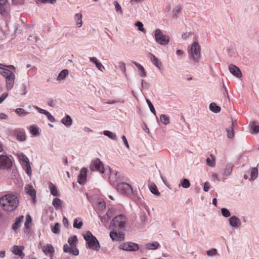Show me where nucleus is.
I'll list each match as a JSON object with an SVG mask.
<instances>
[{"label":"nucleus","mask_w":259,"mask_h":259,"mask_svg":"<svg viewBox=\"0 0 259 259\" xmlns=\"http://www.w3.org/2000/svg\"><path fill=\"white\" fill-rule=\"evenodd\" d=\"M19 203V199L16 194L10 193L0 198V205L4 210L12 211L16 209Z\"/></svg>","instance_id":"obj_1"},{"label":"nucleus","mask_w":259,"mask_h":259,"mask_svg":"<svg viewBox=\"0 0 259 259\" xmlns=\"http://www.w3.org/2000/svg\"><path fill=\"white\" fill-rule=\"evenodd\" d=\"M126 220L125 215L119 214L112 220L110 224V228L113 230L123 229L126 227Z\"/></svg>","instance_id":"obj_2"},{"label":"nucleus","mask_w":259,"mask_h":259,"mask_svg":"<svg viewBox=\"0 0 259 259\" xmlns=\"http://www.w3.org/2000/svg\"><path fill=\"white\" fill-rule=\"evenodd\" d=\"M189 57L194 62L198 63L201 58L200 47L198 42H194L188 50Z\"/></svg>","instance_id":"obj_3"},{"label":"nucleus","mask_w":259,"mask_h":259,"mask_svg":"<svg viewBox=\"0 0 259 259\" xmlns=\"http://www.w3.org/2000/svg\"><path fill=\"white\" fill-rule=\"evenodd\" d=\"M84 239L88 244V247L92 249L98 250L100 248L99 243L97 238L94 236L90 231H86L83 234Z\"/></svg>","instance_id":"obj_4"},{"label":"nucleus","mask_w":259,"mask_h":259,"mask_svg":"<svg viewBox=\"0 0 259 259\" xmlns=\"http://www.w3.org/2000/svg\"><path fill=\"white\" fill-rule=\"evenodd\" d=\"M154 37L156 42L161 46H166L169 42V36L163 34L160 29L155 30Z\"/></svg>","instance_id":"obj_5"},{"label":"nucleus","mask_w":259,"mask_h":259,"mask_svg":"<svg viewBox=\"0 0 259 259\" xmlns=\"http://www.w3.org/2000/svg\"><path fill=\"white\" fill-rule=\"evenodd\" d=\"M90 169L92 171H98L102 174L104 173V167L102 162L99 158L93 160L90 164Z\"/></svg>","instance_id":"obj_6"},{"label":"nucleus","mask_w":259,"mask_h":259,"mask_svg":"<svg viewBox=\"0 0 259 259\" xmlns=\"http://www.w3.org/2000/svg\"><path fill=\"white\" fill-rule=\"evenodd\" d=\"M119 249L123 250L135 251L139 249L137 244L133 242L122 243L118 246Z\"/></svg>","instance_id":"obj_7"},{"label":"nucleus","mask_w":259,"mask_h":259,"mask_svg":"<svg viewBox=\"0 0 259 259\" xmlns=\"http://www.w3.org/2000/svg\"><path fill=\"white\" fill-rule=\"evenodd\" d=\"M12 165L11 160L6 155H0V169H9Z\"/></svg>","instance_id":"obj_8"},{"label":"nucleus","mask_w":259,"mask_h":259,"mask_svg":"<svg viewBox=\"0 0 259 259\" xmlns=\"http://www.w3.org/2000/svg\"><path fill=\"white\" fill-rule=\"evenodd\" d=\"M117 189L120 193L129 195L133 193V189L131 186L127 183H122L118 185Z\"/></svg>","instance_id":"obj_9"},{"label":"nucleus","mask_w":259,"mask_h":259,"mask_svg":"<svg viewBox=\"0 0 259 259\" xmlns=\"http://www.w3.org/2000/svg\"><path fill=\"white\" fill-rule=\"evenodd\" d=\"M117 229H114L110 233V237L113 241H121L124 239V234L122 232L117 233Z\"/></svg>","instance_id":"obj_10"},{"label":"nucleus","mask_w":259,"mask_h":259,"mask_svg":"<svg viewBox=\"0 0 259 259\" xmlns=\"http://www.w3.org/2000/svg\"><path fill=\"white\" fill-rule=\"evenodd\" d=\"M229 224L232 227L235 228H238L241 225V221L235 215L232 216L229 219Z\"/></svg>","instance_id":"obj_11"},{"label":"nucleus","mask_w":259,"mask_h":259,"mask_svg":"<svg viewBox=\"0 0 259 259\" xmlns=\"http://www.w3.org/2000/svg\"><path fill=\"white\" fill-rule=\"evenodd\" d=\"M229 71L234 76L240 78L242 76V73L238 67L234 65L231 64L229 67Z\"/></svg>","instance_id":"obj_12"},{"label":"nucleus","mask_w":259,"mask_h":259,"mask_svg":"<svg viewBox=\"0 0 259 259\" xmlns=\"http://www.w3.org/2000/svg\"><path fill=\"white\" fill-rule=\"evenodd\" d=\"M87 169L83 167L81 169L80 174L78 177V182L80 184H83L86 181Z\"/></svg>","instance_id":"obj_13"},{"label":"nucleus","mask_w":259,"mask_h":259,"mask_svg":"<svg viewBox=\"0 0 259 259\" xmlns=\"http://www.w3.org/2000/svg\"><path fill=\"white\" fill-rule=\"evenodd\" d=\"M74 246H69L68 244H65L63 246V250L65 252H68L74 255H77L79 253L78 250L73 247Z\"/></svg>","instance_id":"obj_14"},{"label":"nucleus","mask_w":259,"mask_h":259,"mask_svg":"<svg viewBox=\"0 0 259 259\" xmlns=\"http://www.w3.org/2000/svg\"><path fill=\"white\" fill-rule=\"evenodd\" d=\"M94 207L96 211H98V213H99V211H102L105 208L106 204L102 199H98L97 202L94 204Z\"/></svg>","instance_id":"obj_15"},{"label":"nucleus","mask_w":259,"mask_h":259,"mask_svg":"<svg viewBox=\"0 0 259 259\" xmlns=\"http://www.w3.org/2000/svg\"><path fill=\"white\" fill-rule=\"evenodd\" d=\"M25 191L26 193L28 194L34 201L36 198V191L30 185H26L25 187Z\"/></svg>","instance_id":"obj_16"},{"label":"nucleus","mask_w":259,"mask_h":259,"mask_svg":"<svg viewBox=\"0 0 259 259\" xmlns=\"http://www.w3.org/2000/svg\"><path fill=\"white\" fill-rule=\"evenodd\" d=\"M14 80H15V75L14 74L11 75L10 76H8L7 78L6 79V88L7 90H11L14 84Z\"/></svg>","instance_id":"obj_17"},{"label":"nucleus","mask_w":259,"mask_h":259,"mask_svg":"<svg viewBox=\"0 0 259 259\" xmlns=\"http://www.w3.org/2000/svg\"><path fill=\"white\" fill-rule=\"evenodd\" d=\"M148 57L155 66H156L159 69L161 68L162 66L161 63L159 62L158 59L155 55L151 53H149L148 55Z\"/></svg>","instance_id":"obj_18"},{"label":"nucleus","mask_w":259,"mask_h":259,"mask_svg":"<svg viewBox=\"0 0 259 259\" xmlns=\"http://www.w3.org/2000/svg\"><path fill=\"white\" fill-rule=\"evenodd\" d=\"M42 251L46 255H52L54 252V248L52 244H48L42 247Z\"/></svg>","instance_id":"obj_19"},{"label":"nucleus","mask_w":259,"mask_h":259,"mask_svg":"<svg viewBox=\"0 0 259 259\" xmlns=\"http://www.w3.org/2000/svg\"><path fill=\"white\" fill-rule=\"evenodd\" d=\"M145 247L149 250H156L160 247V244L157 241L149 242L145 244Z\"/></svg>","instance_id":"obj_20"},{"label":"nucleus","mask_w":259,"mask_h":259,"mask_svg":"<svg viewBox=\"0 0 259 259\" xmlns=\"http://www.w3.org/2000/svg\"><path fill=\"white\" fill-rule=\"evenodd\" d=\"M7 0H0V14L5 15L7 14Z\"/></svg>","instance_id":"obj_21"},{"label":"nucleus","mask_w":259,"mask_h":259,"mask_svg":"<svg viewBox=\"0 0 259 259\" xmlns=\"http://www.w3.org/2000/svg\"><path fill=\"white\" fill-rule=\"evenodd\" d=\"M23 215L16 218L15 222L12 225V228L14 231H17L20 227L21 223L23 221Z\"/></svg>","instance_id":"obj_22"},{"label":"nucleus","mask_w":259,"mask_h":259,"mask_svg":"<svg viewBox=\"0 0 259 259\" xmlns=\"http://www.w3.org/2000/svg\"><path fill=\"white\" fill-rule=\"evenodd\" d=\"M24 247L22 246L14 245L12 247V251L16 255L21 256L23 254L22 250Z\"/></svg>","instance_id":"obj_23"},{"label":"nucleus","mask_w":259,"mask_h":259,"mask_svg":"<svg viewBox=\"0 0 259 259\" xmlns=\"http://www.w3.org/2000/svg\"><path fill=\"white\" fill-rule=\"evenodd\" d=\"M49 188L50 190V192L52 195L55 196H59V193L58 192L57 188L55 185H54L52 183H49Z\"/></svg>","instance_id":"obj_24"},{"label":"nucleus","mask_w":259,"mask_h":259,"mask_svg":"<svg viewBox=\"0 0 259 259\" xmlns=\"http://www.w3.org/2000/svg\"><path fill=\"white\" fill-rule=\"evenodd\" d=\"M233 167L232 163H230L226 164L223 175L226 177L229 176L232 172Z\"/></svg>","instance_id":"obj_25"},{"label":"nucleus","mask_w":259,"mask_h":259,"mask_svg":"<svg viewBox=\"0 0 259 259\" xmlns=\"http://www.w3.org/2000/svg\"><path fill=\"white\" fill-rule=\"evenodd\" d=\"M69 71L67 69H64L62 70L58 74L57 77V80L61 81L65 79L66 76L68 75Z\"/></svg>","instance_id":"obj_26"},{"label":"nucleus","mask_w":259,"mask_h":259,"mask_svg":"<svg viewBox=\"0 0 259 259\" xmlns=\"http://www.w3.org/2000/svg\"><path fill=\"white\" fill-rule=\"evenodd\" d=\"M234 124L235 121H232L231 126L226 128V131L227 132V137L230 139L233 138L234 136L233 131Z\"/></svg>","instance_id":"obj_27"},{"label":"nucleus","mask_w":259,"mask_h":259,"mask_svg":"<svg viewBox=\"0 0 259 259\" xmlns=\"http://www.w3.org/2000/svg\"><path fill=\"white\" fill-rule=\"evenodd\" d=\"M209 107V110L214 113H219L221 111V107L214 102L210 103Z\"/></svg>","instance_id":"obj_28"},{"label":"nucleus","mask_w":259,"mask_h":259,"mask_svg":"<svg viewBox=\"0 0 259 259\" xmlns=\"http://www.w3.org/2000/svg\"><path fill=\"white\" fill-rule=\"evenodd\" d=\"M74 19L76 22V24L78 25V27H81L82 24L81 14H76L74 16Z\"/></svg>","instance_id":"obj_29"},{"label":"nucleus","mask_w":259,"mask_h":259,"mask_svg":"<svg viewBox=\"0 0 259 259\" xmlns=\"http://www.w3.org/2000/svg\"><path fill=\"white\" fill-rule=\"evenodd\" d=\"M61 122L66 126H70L72 124L71 118L67 115L62 119Z\"/></svg>","instance_id":"obj_30"},{"label":"nucleus","mask_w":259,"mask_h":259,"mask_svg":"<svg viewBox=\"0 0 259 259\" xmlns=\"http://www.w3.org/2000/svg\"><path fill=\"white\" fill-rule=\"evenodd\" d=\"M15 112L20 116H26L29 114V112L26 111L24 109L20 108L16 109Z\"/></svg>","instance_id":"obj_31"},{"label":"nucleus","mask_w":259,"mask_h":259,"mask_svg":"<svg viewBox=\"0 0 259 259\" xmlns=\"http://www.w3.org/2000/svg\"><path fill=\"white\" fill-rule=\"evenodd\" d=\"M258 169L256 167L252 168L251 171L250 178L249 181H253L255 180L258 176Z\"/></svg>","instance_id":"obj_32"},{"label":"nucleus","mask_w":259,"mask_h":259,"mask_svg":"<svg viewBox=\"0 0 259 259\" xmlns=\"http://www.w3.org/2000/svg\"><path fill=\"white\" fill-rule=\"evenodd\" d=\"M52 204L56 209H59L61 207L62 202L59 198H56L53 199Z\"/></svg>","instance_id":"obj_33"},{"label":"nucleus","mask_w":259,"mask_h":259,"mask_svg":"<svg viewBox=\"0 0 259 259\" xmlns=\"http://www.w3.org/2000/svg\"><path fill=\"white\" fill-rule=\"evenodd\" d=\"M17 139L20 141H24L26 140V136L23 131H19L17 134Z\"/></svg>","instance_id":"obj_34"},{"label":"nucleus","mask_w":259,"mask_h":259,"mask_svg":"<svg viewBox=\"0 0 259 259\" xmlns=\"http://www.w3.org/2000/svg\"><path fill=\"white\" fill-rule=\"evenodd\" d=\"M103 134L105 136H107L108 138L112 140H116V136L115 134L109 131H104Z\"/></svg>","instance_id":"obj_35"},{"label":"nucleus","mask_w":259,"mask_h":259,"mask_svg":"<svg viewBox=\"0 0 259 259\" xmlns=\"http://www.w3.org/2000/svg\"><path fill=\"white\" fill-rule=\"evenodd\" d=\"M211 158L208 157L206 159V163L208 166L210 167H214L215 164V158L212 155H211Z\"/></svg>","instance_id":"obj_36"},{"label":"nucleus","mask_w":259,"mask_h":259,"mask_svg":"<svg viewBox=\"0 0 259 259\" xmlns=\"http://www.w3.org/2000/svg\"><path fill=\"white\" fill-rule=\"evenodd\" d=\"M160 120L164 125H167L169 123V119L168 116L164 114H162L160 116Z\"/></svg>","instance_id":"obj_37"},{"label":"nucleus","mask_w":259,"mask_h":259,"mask_svg":"<svg viewBox=\"0 0 259 259\" xmlns=\"http://www.w3.org/2000/svg\"><path fill=\"white\" fill-rule=\"evenodd\" d=\"M77 241V237L75 235L72 236L68 238V243L71 246H75L76 243Z\"/></svg>","instance_id":"obj_38"},{"label":"nucleus","mask_w":259,"mask_h":259,"mask_svg":"<svg viewBox=\"0 0 259 259\" xmlns=\"http://www.w3.org/2000/svg\"><path fill=\"white\" fill-rule=\"evenodd\" d=\"M140 219L141 222V224L143 225H144L147 222L148 218L145 212L141 213Z\"/></svg>","instance_id":"obj_39"},{"label":"nucleus","mask_w":259,"mask_h":259,"mask_svg":"<svg viewBox=\"0 0 259 259\" xmlns=\"http://www.w3.org/2000/svg\"><path fill=\"white\" fill-rule=\"evenodd\" d=\"M180 186H181L184 188H188L190 186V183L187 179H184L180 184Z\"/></svg>","instance_id":"obj_40"},{"label":"nucleus","mask_w":259,"mask_h":259,"mask_svg":"<svg viewBox=\"0 0 259 259\" xmlns=\"http://www.w3.org/2000/svg\"><path fill=\"white\" fill-rule=\"evenodd\" d=\"M150 189L151 192L153 194H155V195H156L157 196H159L160 195V193L157 190V187H156V185L154 184H152V185H151L150 186Z\"/></svg>","instance_id":"obj_41"},{"label":"nucleus","mask_w":259,"mask_h":259,"mask_svg":"<svg viewBox=\"0 0 259 259\" xmlns=\"http://www.w3.org/2000/svg\"><path fill=\"white\" fill-rule=\"evenodd\" d=\"M30 133L33 135H37L38 134V128L35 125H32L29 127Z\"/></svg>","instance_id":"obj_42"},{"label":"nucleus","mask_w":259,"mask_h":259,"mask_svg":"<svg viewBox=\"0 0 259 259\" xmlns=\"http://www.w3.org/2000/svg\"><path fill=\"white\" fill-rule=\"evenodd\" d=\"M181 11V8L179 6H178L173 11V18L175 19H177L178 18V15L180 13Z\"/></svg>","instance_id":"obj_43"},{"label":"nucleus","mask_w":259,"mask_h":259,"mask_svg":"<svg viewBox=\"0 0 259 259\" xmlns=\"http://www.w3.org/2000/svg\"><path fill=\"white\" fill-rule=\"evenodd\" d=\"M113 4L115 6V9L116 11L120 14H122V10L121 6L119 4V3L117 1H115L113 2Z\"/></svg>","instance_id":"obj_44"},{"label":"nucleus","mask_w":259,"mask_h":259,"mask_svg":"<svg viewBox=\"0 0 259 259\" xmlns=\"http://www.w3.org/2000/svg\"><path fill=\"white\" fill-rule=\"evenodd\" d=\"M13 74H14V73L12 71L6 68H5V69L2 73V75H3L6 78V79L7 78L8 76L9 77Z\"/></svg>","instance_id":"obj_45"},{"label":"nucleus","mask_w":259,"mask_h":259,"mask_svg":"<svg viewBox=\"0 0 259 259\" xmlns=\"http://www.w3.org/2000/svg\"><path fill=\"white\" fill-rule=\"evenodd\" d=\"M52 231L54 234H58L60 232L59 224L58 223H55L54 226L52 228Z\"/></svg>","instance_id":"obj_46"},{"label":"nucleus","mask_w":259,"mask_h":259,"mask_svg":"<svg viewBox=\"0 0 259 259\" xmlns=\"http://www.w3.org/2000/svg\"><path fill=\"white\" fill-rule=\"evenodd\" d=\"M146 102L147 103L151 112L153 113L155 115H156V111L152 103L149 99H146Z\"/></svg>","instance_id":"obj_47"},{"label":"nucleus","mask_w":259,"mask_h":259,"mask_svg":"<svg viewBox=\"0 0 259 259\" xmlns=\"http://www.w3.org/2000/svg\"><path fill=\"white\" fill-rule=\"evenodd\" d=\"M82 225H83V223L81 221H80L78 223H77V219H76L74 220L73 225L74 228L80 229L81 228Z\"/></svg>","instance_id":"obj_48"},{"label":"nucleus","mask_w":259,"mask_h":259,"mask_svg":"<svg viewBox=\"0 0 259 259\" xmlns=\"http://www.w3.org/2000/svg\"><path fill=\"white\" fill-rule=\"evenodd\" d=\"M222 215L226 218L229 217L231 215L230 211L227 208H223L221 209Z\"/></svg>","instance_id":"obj_49"},{"label":"nucleus","mask_w":259,"mask_h":259,"mask_svg":"<svg viewBox=\"0 0 259 259\" xmlns=\"http://www.w3.org/2000/svg\"><path fill=\"white\" fill-rule=\"evenodd\" d=\"M31 223V218L29 215H27L26 218V222L25 223V229H29V225Z\"/></svg>","instance_id":"obj_50"},{"label":"nucleus","mask_w":259,"mask_h":259,"mask_svg":"<svg viewBox=\"0 0 259 259\" xmlns=\"http://www.w3.org/2000/svg\"><path fill=\"white\" fill-rule=\"evenodd\" d=\"M18 156L19 158H20V159L25 162L26 163H27V161H29L28 158L23 153H18Z\"/></svg>","instance_id":"obj_51"},{"label":"nucleus","mask_w":259,"mask_h":259,"mask_svg":"<svg viewBox=\"0 0 259 259\" xmlns=\"http://www.w3.org/2000/svg\"><path fill=\"white\" fill-rule=\"evenodd\" d=\"M135 25L138 27V30L142 32H145V30L143 28V23L140 21H137L135 23Z\"/></svg>","instance_id":"obj_52"},{"label":"nucleus","mask_w":259,"mask_h":259,"mask_svg":"<svg viewBox=\"0 0 259 259\" xmlns=\"http://www.w3.org/2000/svg\"><path fill=\"white\" fill-rule=\"evenodd\" d=\"M26 174L30 176L31 175V166H30V163H29V161H27V163H26Z\"/></svg>","instance_id":"obj_53"},{"label":"nucleus","mask_w":259,"mask_h":259,"mask_svg":"<svg viewBox=\"0 0 259 259\" xmlns=\"http://www.w3.org/2000/svg\"><path fill=\"white\" fill-rule=\"evenodd\" d=\"M137 68H138L139 71H141V74H140L141 76L143 77H146V72L145 71L143 66L142 65H139V66Z\"/></svg>","instance_id":"obj_54"},{"label":"nucleus","mask_w":259,"mask_h":259,"mask_svg":"<svg viewBox=\"0 0 259 259\" xmlns=\"http://www.w3.org/2000/svg\"><path fill=\"white\" fill-rule=\"evenodd\" d=\"M217 253V250L215 248H212L207 251V255L208 256H213Z\"/></svg>","instance_id":"obj_55"},{"label":"nucleus","mask_w":259,"mask_h":259,"mask_svg":"<svg viewBox=\"0 0 259 259\" xmlns=\"http://www.w3.org/2000/svg\"><path fill=\"white\" fill-rule=\"evenodd\" d=\"M119 68L123 72L125 73L126 71L125 64L124 62L120 61L118 63Z\"/></svg>","instance_id":"obj_56"},{"label":"nucleus","mask_w":259,"mask_h":259,"mask_svg":"<svg viewBox=\"0 0 259 259\" xmlns=\"http://www.w3.org/2000/svg\"><path fill=\"white\" fill-rule=\"evenodd\" d=\"M33 107L35 109L37 110V111L41 114L46 115V114L47 113L48 111L42 109L37 106L34 105Z\"/></svg>","instance_id":"obj_57"},{"label":"nucleus","mask_w":259,"mask_h":259,"mask_svg":"<svg viewBox=\"0 0 259 259\" xmlns=\"http://www.w3.org/2000/svg\"><path fill=\"white\" fill-rule=\"evenodd\" d=\"M251 130L253 131V133L257 134L259 133V126L255 125L253 124L250 125Z\"/></svg>","instance_id":"obj_58"},{"label":"nucleus","mask_w":259,"mask_h":259,"mask_svg":"<svg viewBox=\"0 0 259 259\" xmlns=\"http://www.w3.org/2000/svg\"><path fill=\"white\" fill-rule=\"evenodd\" d=\"M45 115L47 116L48 119L50 121H51L52 122H55V118L48 111L47 112V113H46Z\"/></svg>","instance_id":"obj_59"},{"label":"nucleus","mask_w":259,"mask_h":259,"mask_svg":"<svg viewBox=\"0 0 259 259\" xmlns=\"http://www.w3.org/2000/svg\"><path fill=\"white\" fill-rule=\"evenodd\" d=\"M210 188V184L209 182H206L204 185L203 190L205 192H208Z\"/></svg>","instance_id":"obj_60"},{"label":"nucleus","mask_w":259,"mask_h":259,"mask_svg":"<svg viewBox=\"0 0 259 259\" xmlns=\"http://www.w3.org/2000/svg\"><path fill=\"white\" fill-rule=\"evenodd\" d=\"M121 139L123 141L124 145L126 146L127 148L129 149V145L128 144L127 140L126 137L124 135H123L121 137Z\"/></svg>","instance_id":"obj_61"},{"label":"nucleus","mask_w":259,"mask_h":259,"mask_svg":"<svg viewBox=\"0 0 259 259\" xmlns=\"http://www.w3.org/2000/svg\"><path fill=\"white\" fill-rule=\"evenodd\" d=\"M99 217L103 223H107L109 220L107 219V217L105 215H104L103 216L99 215Z\"/></svg>","instance_id":"obj_62"},{"label":"nucleus","mask_w":259,"mask_h":259,"mask_svg":"<svg viewBox=\"0 0 259 259\" xmlns=\"http://www.w3.org/2000/svg\"><path fill=\"white\" fill-rule=\"evenodd\" d=\"M8 94L7 93H4L0 97V104L2 103L6 98L8 97Z\"/></svg>","instance_id":"obj_63"},{"label":"nucleus","mask_w":259,"mask_h":259,"mask_svg":"<svg viewBox=\"0 0 259 259\" xmlns=\"http://www.w3.org/2000/svg\"><path fill=\"white\" fill-rule=\"evenodd\" d=\"M8 94L7 93H4L0 97V104L2 103L6 98L8 97Z\"/></svg>","instance_id":"obj_64"}]
</instances>
